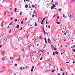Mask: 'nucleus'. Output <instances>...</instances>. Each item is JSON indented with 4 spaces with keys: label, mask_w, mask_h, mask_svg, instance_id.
Instances as JSON below:
<instances>
[{
    "label": "nucleus",
    "mask_w": 75,
    "mask_h": 75,
    "mask_svg": "<svg viewBox=\"0 0 75 75\" xmlns=\"http://www.w3.org/2000/svg\"><path fill=\"white\" fill-rule=\"evenodd\" d=\"M68 14L69 17H71V13H70V12H68Z\"/></svg>",
    "instance_id": "obj_1"
},
{
    "label": "nucleus",
    "mask_w": 75,
    "mask_h": 75,
    "mask_svg": "<svg viewBox=\"0 0 75 75\" xmlns=\"http://www.w3.org/2000/svg\"><path fill=\"white\" fill-rule=\"evenodd\" d=\"M48 40L49 44H51V40H50V39H48Z\"/></svg>",
    "instance_id": "obj_2"
},
{
    "label": "nucleus",
    "mask_w": 75,
    "mask_h": 75,
    "mask_svg": "<svg viewBox=\"0 0 75 75\" xmlns=\"http://www.w3.org/2000/svg\"><path fill=\"white\" fill-rule=\"evenodd\" d=\"M22 40V38L20 37H19V38H18V41H20V40Z\"/></svg>",
    "instance_id": "obj_3"
},
{
    "label": "nucleus",
    "mask_w": 75,
    "mask_h": 75,
    "mask_svg": "<svg viewBox=\"0 0 75 75\" xmlns=\"http://www.w3.org/2000/svg\"><path fill=\"white\" fill-rule=\"evenodd\" d=\"M30 56L31 57H33V53H31L30 54Z\"/></svg>",
    "instance_id": "obj_4"
},
{
    "label": "nucleus",
    "mask_w": 75,
    "mask_h": 75,
    "mask_svg": "<svg viewBox=\"0 0 75 75\" xmlns=\"http://www.w3.org/2000/svg\"><path fill=\"white\" fill-rule=\"evenodd\" d=\"M44 40L45 41L46 44H47V39H46V38H45Z\"/></svg>",
    "instance_id": "obj_5"
},
{
    "label": "nucleus",
    "mask_w": 75,
    "mask_h": 75,
    "mask_svg": "<svg viewBox=\"0 0 75 75\" xmlns=\"http://www.w3.org/2000/svg\"><path fill=\"white\" fill-rule=\"evenodd\" d=\"M69 30H66V33H67L68 34H69Z\"/></svg>",
    "instance_id": "obj_6"
},
{
    "label": "nucleus",
    "mask_w": 75,
    "mask_h": 75,
    "mask_svg": "<svg viewBox=\"0 0 75 75\" xmlns=\"http://www.w3.org/2000/svg\"><path fill=\"white\" fill-rule=\"evenodd\" d=\"M71 37V35H69L67 36V38H69Z\"/></svg>",
    "instance_id": "obj_7"
},
{
    "label": "nucleus",
    "mask_w": 75,
    "mask_h": 75,
    "mask_svg": "<svg viewBox=\"0 0 75 75\" xmlns=\"http://www.w3.org/2000/svg\"><path fill=\"white\" fill-rule=\"evenodd\" d=\"M19 27V25H17V26H16V28L17 29Z\"/></svg>",
    "instance_id": "obj_8"
},
{
    "label": "nucleus",
    "mask_w": 75,
    "mask_h": 75,
    "mask_svg": "<svg viewBox=\"0 0 75 75\" xmlns=\"http://www.w3.org/2000/svg\"><path fill=\"white\" fill-rule=\"evenodd\" d=\"M5 54V52L4 51L2 52L1 53V54Z\"/></svg>",
    "instance_id": "obj_9"
},
{
    "label": "nucleus",
    "mask_w": 75,
    "mask_h": 75,
    "mask_svg": "<svg viewBox=\"0 0 75 75\" xmlns=\"http://www.w3.org/2000/svg\"><path fill=\"white\" fill-rule=\"evenodd\" d=\"M55 54H57V55H58V52L56 51L55 52Z\"/></svg>",
    "instance_id": "obj_10"
},
{
    "label": "nucleus",
    "mask_w": 75,
    "mask_h": 75,
    "mask_svg": "<svg viewBox=\"0 0 75 75\" xmlns=\"http://www.w3.org/2000/svg\"><path fill=\"white\" fill-rule=\"evenodd\" d=\"M35 17H37V14L35 13L34 16Z\"/></svg>",
    "instance_id": "obj_11"
},
{
    "label": "nucleus",
    "mask_w": 75,
    "mask_h": 75,
    "mask_svg": "<svg viewBox=\"0 0 75 75\" xmlns=\"http://www.w3.org/2000/svg\"><path fill=\"white\" fill-rule=\"evenodd\" d=\"M56 67L57 71V72H58V67H57V66H56Z\"/></svg>",
    "instance_id": "obj_12"
},
{
    "label": "nucleus",
    "mask_w": 75,
    "mask_h": 75,
    "mask_svg": "<svg viewBox=\"0 0 75 75\" xmlns=\"http://www.w3.org/2000/svg\"><path fill=\"white\" fill-rule=\"evenodd\" d=\"M58 2H56L55 3V5H57L58 4Z\"/></svg>",
    "instance_id": "obj_13"
},
{
    "label": "nucleus",
    "mask_w": 75,
    "mask_h": 75,
    "mask_svg": "<svg viewBox=\"0 0 75 75\" xmlns=\"http://www.w3.org/2000/svg\"><path fill=\"white\" fill-rule=\"evenodd\" d=\"M25 8H28V5H27V4H26L25 6Z\"/></svg>",
    "instance_id": "obj_14"
},
{
    "label": "nucleus",
    "mask_w": 75,
    "mask_h": 75,
    "mask_svg": "<svg viewBox=\"0 0 75 75\" xmlns=\"http://www.w3.org/2000/svg\"><path fill=\"white\" fill-rule=\"evenodd\" d=\"M51 45V47L52 48H54V45Z\"/></svg>",
    "instance_id": "obj_15"
},
{
    "label": "nucleus",
    "mask_w": 75,
    "mask_h": 75,
    "mask_svg": "<svg viewBox=\"0 0 75 75\" xmlns=\"http://www.w3.org/2000/svg\"><path fill=\"white\" fill-rule=\"evenodd\" d=\"M57 48H56V47H54V51H57Z\"/></svg>",
    "instance_id": "obj_16"
},
{
    "label": "nucleus",
    "mask_w": 75,
    "mask_h": 75,
    "mask_svg": "<svg viewBox=\"0 0 75 75\" xmlns=\"http://www.w3.org/2000/svg\"><path fill=\"white\" fill-rule=\"evenodd\" d=\"M7 41V38H5L4 41L5 42V41Z\"/></svg>",
    "instance_id": "obj_17"
},
{
    "label": "nucleus",
    "mask_w": 75,
    "mask_h": 75,
    "mask_svg": "<svg viewBox=\"0 0 75 75\" xmlns=\"http://www.w3.org/2000/svg\"><path fill=\"white\" fill-rule=\"evenodd\" d=\"M10 69H8V71H7V73H8L9 71H10Z\"/></svg>",
    "instance_id": "obj_18"
},
{
    "label": "nucleus",
    "mask_w": 75,
    "mask_h": 75,
    "mask_svg": "<svg viewBox=\"0 0 75 75\" xmlns=\"http://www.w3.org/2000/svg\"><path fill=\"white\" fill-rule=\"evenodd\" d=\"M20 15H22L23 14V12H21L19 13Z\"/></svg>",
    "instance_id": "obj_19"
},
{
    "label": "nucleus",
    "mask_w": 75,
    "mask_h": 75,
    "mask_svg": "<svg viewBox=\"0 0 75 75\" xmlns=\"http://www.w3.org/2000/svg\"><path fill=\"white\" fill-rule=\"evenodd\" d=\"M41 23L42 24L44 23V21H42L41 22Z\"/></svg>",
    "instance_id": "obj_20"
},
{
    "label": "nucleus",
    "mask_w": 75,
    "mask_h": 75,
    "mask_svg": "<svg viewBox=\"0 0 75 75\" xmlns=\"http://www.w3.org/2000/svg\"><path fill=\"white\" fill-rule=\"evenodd\" d=\"M57 24H59V25H60V24H61V23L60 22H57Z\"/></svg>",
    "instance_id": "obj_21"
},
{
    "label": "nucleus",
    "mask_w": 75,
    "mask_h": 75,
    "mask_svg": "<svg viewBox=\"0 0 75 75\" xmlns=\"http://www.w3.org/2000/svg\"><path fill=\"white\" fill-rule=\"evenodd\" d=\"M35 40H34V42H35V41H37V38H35Z\"/></svg>",
    "instance_id": "obj_22"
},
{
    "label": "nucleus",
    "mask_w": 75,
    "mask_h": 75,
    "mask_svg": "<svg viewBox=\"0 0 75 75\" xmlns=\"http://www.w3.org/2000/svg\"><path fill=\"white\" fill-rule=\"evenodd\" d=\"M75 1V0H71V3L74 2Z\"/></svg>",
    "instance_id": "obj_23"
},
{
    "label": "nucleus",
    "mask_w": 75,
    "mask_h": 75,
    "mask_svg": "<svg viewBox=\"0 0 75 75\" xmlns=\"http://www.w3.org/2000/svg\"><path fill=\"white\" fill-rule=\"evenodd\" d=\"M53 7H56V6H55V4H53Z\"/></svg>",
    "instance_id": "obj_24"
},
{
    "label": "nucleus",
    "mask_w": 75,
    "mask_h": 75,
    "mask_svg": "<svg viewBox=\"0 0 75 75\" xmlns=\"http://www.w3.org/2000/svg\"><path fill=\"white\" fill-rule=\"evenodd\" d=\"M54 71L55 70L54 69H53L51 71V72H54Z\"/></svg>",
    "instance_id": "obj_25"
},
{
    "label": "nucleus",
    "mask_w": 75,
    "mask_h": 75,
    "mask_svg": "<svg viewBox=\"0 0 75 75\" xmlns=\"http://www.w3.org/2000/svg\"><path fill=\"white\" fill-rule=\"evenodd\" d=\"M38 53H40V52H41V50L40 51V50H38Z\"/></svg>",
    "instance_id": "obj_26"
},
{
    "label": "nucleus",
    "mask_w": 75,
    "mask_h": 75,
    "mask_svg": "<svg viewBox=\"0 0 75 75\" xmlns=\"http://www.w3.org/2000/svg\"><path fill=\"white\" fill-rule=\"evenodd\" d=\"M21 71H23V67H21Z\"/></svg>",
    "instance_id": "obj_27"
},
{
    "label": "nucleus",
    "mask_w": 75,
    "mask_h": 75,
    "mask_svg": "<svg viewBox=\"0 0 75 75\" xmlns=\"http://www.w3.org/2000/svg\"><path fill=\"white\" fill-rule=\"evenodd\" d=\"M23 23H24V22H23V21H22L21 22V23L23 24Z\"/></svg>",
    "instance_id": "obj_28"
},
{
    "label": "nucleus",
    "mask_w": 75,
    "mask_h": 75,
    "mask_svg": "<svg viewBox=\"0 0 75 75\" xmlns=\"http://www.w3.org/2000/svg\"><path fill=\"white\" fill-rule=\"evenodd\" d=\"M53 54L54 56H55V52H53Z\"/></svg>",
    "instance_id": "obj_29"
},
{
    "label": "nucleus",
    "mask_w": 75,
    "mask_h": 75,
    "mask_svg": "<svg viewBox=\"0 0 75 75\" xmlns=\"http://www.w3.org/2000/svg\"><path fill=\"white\" fill-rule=\"evenodd\" d=\"M17 21V19H16L15 20V22H16Z\"/></svg>",
    "instance_id": "obj_30"
},
{
    "label": "nucleus",
    "mask_w": 75,
    "mask_h": 75,
    "mask_svg": "<svg viewBox=\"0 0 75 75\" xmlns=\"http://www.w3.org/2000/svg\"><path fill=\"white\" fill-rule=\"evenodd\" d=\"M68 28L69 29H70L71 28V27L70 26H68Z\"/></svg>",
    "instance_id": "obj_31"
},
{
    "label": "nucleus",
    "mask_w": 75,
    "mask_h": 75,
    "mask_svg": "<svg viewBox=\"0 0 75 75\" xmlns=\"http://www.w3.org/2000/svg\"><path fill=\"white\" fill-rule=\"evenodd\" d=\"M35 26H37V23L35 22Z\"/></svg>",
    "instance_id": "obj_32"
},
{
    "label": "nucleus",
    "mask_w": 75,
    "mask_h": 75,
    "mask_svg": "<svg viewBox=\"0 0 75 75\" xmlns=\"http://www.w3.org/2000/svg\"><path fill=\"white\" fill-rule=\"evenodd\" d=\"M54 7L53 6H52L51 7V10H52V9H54Z\"/></svg>",
    "instance_id": "obj_33"
},
{
    "label": "nucleus",
    "mask_w": 75,
    "mask_h": 75,
    "mask_svg": "<svg viewBox=\"0 0 75 75\" xmlns=\"http://www.w3.org/2000/svg\"><path fill=\"white\" fill-rule=\"evenodd\" d=\"M12 22H11V23L9 24V25H11V24H12Z\"/></svg>",
    "instance_id": "obj_34"
},
{
    "label": "nucleus",
    "mask_w": 75,
    "mask_h": 75,
    "mask_svg": "<svg viewBox=\"0 0 75 75\" xmlns=\"http://www.w3.org/2000/svg\"><path fill=\"white\" fill-rule=\"evenodd\" d=\"M33 71H34L33 69H31V72H33Z\"/></svg>",
    "instance_id": "obj_35"
},
{
    "label": "nucleus",
    "mask_w": 75,
    "mask_h": 75,
    "mask_svg": "<svg viewBox=\"0 0 75 75\" xmlns=\"http://www.w3.org/2000/svg\"><path fill=\"white\" fill-rule=\"evenodd\" d=\"M62 10V9L61 8L59 9V11H61Z\"/></svg>",
    "instance_id": "obj_36"
},
{
    "label": "nucleus",
    "mask_w": 75,
    "mask_h": 75,
    "mask_svg": "<svg viewBox=\"0 0 75 75\" xmlns=\"http://www.w3.org/2000/svg\"><path fill=\"white\" fill-rule=\"evenodd\" d=\"M36 11L35 10L34 11V12H33V13H35V12Z\"/></svg>",
    "instance_id": "obj_37"
},
{
    "label": "nucleus",
    "mask_w": 75,
    "mask_h": 75,
    "mask_svg": "<svg viewBox=\"0 0 75 75\" xmlns=\"http://www.w3.org/2000/svg\"><path fill=\"white\" fill-rule=\"evenodd\" d=\"M46 24H48V22L47 21H46Z\"/></svg>",
    "instance_id": "obj_38"
},
{
    "label": "nucleus",
    "mask_w": 75,
    "mask_h": 75,
    "mask_svg": "<svg viewBox=\"0 0 75 75\" xmlns=\"http://www.w3.org/2000/svg\"><path fill=\"white\" fill-rule=\"evenodd\" d=\"M72 51H74V52H75V49H73Z\"/></svg>",
    "instance_id": "obj_39"
},
{
    "label": "nucleus",
    "mask_w": 75,
    "mask_h": 75,
    "mask_svg": "<svg viewBox=\"0 0 75 75\" xmlns=\"http://www.w3.org/2000/svg\"><path fill=\"white\" fill-rule=\"evenodd\" d=\"M53 41H54V42H55V41H56L55 40V39H53Z\"/></svg>",
    "instance_id": "obj_40"
},
{
    "label": "nucleus",
    "mask_w": 75,
    "mask_h": 75,
    "mask_svg": "<svg viewBox=\"0 0 75 75\" xmlns=\"http://www.w3.org/2000/svg\"><path fill=\"white\" fill-rule=\"evenodd\" d=\"M70 59V60H73V59L72 58H71Z\"/></svg>",
    "instance_id": "obj_41"
},
{
    "label": "nucleus",
    "mask_w": 75,
    "mask_h": 75,
    "mask_svg": "<svg viewBox=\"0 0 75 75\" xmlns=\"http://www.w3.org/2000/svg\"><path fill=\"white\" fill-rule=\"evenodd\" d=\"M23 30V27H22L21 28L20 30L21 31Z\"/></svg>",
    "instance_id": "obj_42"
},
{
    "label": "nucleus",
    "mask_w": 75,
    "mask_h": 75,
    "mask_svg": "<svg viewBox=\"0 0 75 75\" xmlns=\"http://www.w3.org/2000/svg\"><path fill=\"white\" fill-rule=\"evenodd\" d=\"M1 26H2V27H3V26H4V25H3V24H1Z\"/></svg>",
    "instance_id": "obj_43"
},
{
    "label": "nucleus",
    "mask_w": 75,
    "mask_h": 75,
    "mask_svg": "<svg viewBox=\"0 0 75 75\" xmlns=\"http://www.w3.org/2000/svg\"><path fill=\"white\" fill-rule=\"evenodd\" d=\"M4 59H5V58H4V57H3V58H2V60H4Z\"/></svg>",
    "instance_id": "obj_44"
},
{
    "label": "nucleus",
    "mask_w": 75,
    "mask_h": 75,
    "mask_svg": "<svg viewBox=\"0 0 75 75\" xmlns=\"http://www.w3.org/2000/svg\"><path fill=\"white\" fill-rule=\"evenodd\" d=\"M45 18H43V20H42V21H44L45 20Z\"/></svg>",
    "instance_id": "obj_45"
},
{
    "label": "nucleus",
    "mask_w": 75,
    "mask_h": 75,
    "mask_svg": "<svg viewBox=\"0 0 75 75\" xmlns=\"http://www.w3.org/2000/svg\"><path fill=\"white\" fill-rule=\"evenodd\" d=\"M33 53H36V51H33Z\"/></svg>",
    "instance_id": "obj_46"
},
{
    "label": "nucleus",
    "mask_w": 75,
    "mask_h": 75,
    "mask_svg": "<svg viewBox=\"0 0 75 75\" xmlns=\"http://www.w3.org/2000/svg\"><path fill=\"white\" fill-rule=\"evenodd\" d=\"M42 59V57H41V58H40V60H41Z\"/></svg>",
    "instance_id": "obj_47"
},
{
    "label": "nucleus",
    "mask_w": 75,
    "mask_h": 75,
    "mask_svg": "<svg viewBox=\"0 0 75 75\" xmlns=\"http://www.w3.org/2000/svg\"><path fill=\"white\" fill-rule=\"evenodd\" d=\"M13 19V17H11V20H12Z\"/></svg>",
    "instance_id": "obj_48"
},
{
    "label": "nucleus",
    "mask_w": 75,
    "mask_h": 75,
    "mask_svg": "<svg viewBox=\"0 0 75 75\" xmlns=\"http://www.w3.org/2000/svg\"><path fill=\"white\" fill-rule=\"evenodd\" d=\"M32 7H35V6H34V5H33L32 6Z\"/></svg>",
    "instance_id": "obj_49"
},
{
    "label": "nucleus",
    "mask_w": 75,
    "mask_h": 75,
    "mask_svg": "<svg viewBox=\"0 0 75 75\" xmlns=\"http://www.w3.org/2000/svg\"><path fill=\"white\" fill-rule=\"evenodd\" d=\"M13 61H11V63H13Z\"/></svg>",
    "instance_id": "obj_50"
},
{
    "label": "nucleus",
    "mask_w": 75,
    "mask_h": 75,
    "mask_svg": "<svg viewBox=\"0 0 75 75\" xmlns=\"http://www.w3.org/2000/svg\"><path fill=\"white\" fill-rule=\"evenodd\" d=\"M32 68L33 69H34V66H33L32 67Z\"/></svg>",
    "instance_id": "obj_51"
},
{
    "label": "nucleus",
    "mask_w": 75,
    "mask_h": 75,
    "mask_svg": "<svg viewBox=\"0 0 75 75\" xmlns=\"http://www.w3.org/2000/svg\"><path fill=\"white\" fill-rule=\"evenodd\" d=\"M2 47V45H1L0 46V48H1V47Z\"/></svg>",
    "instance_id": "obj_52"
},
{
    "label": "nucleus",
    "mask_w": 75,
    "mask_h": 75,
    "mask_svg": "<svg viewBox=\"0 0 75 75\" xmlns=\"http://www.w3.org/2000/svg\"><path fill=\"white\" fill-rule=\"evenodd\" d=\"M17 74V73H15L13 75H16Z\"/></svg>",
    "instance_id": "obj_53"
},
{
    "label": "nucleus",
    "mask_w": 75,
    "mask_h": 75,
    "mask_svg": "<svg viewBox=\"0 0 75 75\" xmlns=\"http://www.w3.org/2000/svg\"><path fill=\"white\" fill-rule=\"evenodd\" d=\"M41 52H44V50H43V51L40 50Z\"/></svg>",
    "instance_id": "obj_54"
},
{
    "label": "nucleus",
    "mask_w": 75,
    "mask_h": 75,
    "mask_svg": "<svg viewBox=\"0 0 75 75\" xmlns=\"http://www.w3.org/2000/svg\"><path fill=\"white\" fill-rule=\"evenodd\" d=\"M5 1V0H4L2 2V3H4V1Z\"/></svg>",
    "instance_id": "obj_55"
},
{
    "label": "nucleus",
    "mask_w": 75,
    "mask_h": 75,
    "mask_svg": "<svg viewBox=\"0 0 75 75\" xmlns=\"http://www.w3.org/2000/svg\"><path fill=\"white\" fill-rule=\"evenodd\" d=\"M17 64H15V66H17Z\"/></svg>",
    "instance_id": "obj_56"
},
{
    "label": "nucleus",
    "mask_w": 75,
    "mask_h": 75,
    "mask_svg": "<svg viewBox=\"0 0 75 75\" xmlns=\"http://www.w3.org/2000/svg\"><path fill=\"white\" fill-rule=\"evenodd\" d=\"M65 47H66V48H67V45H65Z\"/></svg>",
    "instance_id": "obj_57"
},
{
    "label": "nucleus",
    "mask_w": 75,
    "mask_h": 75,
    "mask_svg": "<svg viewBox=\"0 0 75 75\" xmlns=\"http://www.w3.org/2000/svg\"><path fill=\"white\" fill-rule=\"evenodd\" d=\"M48 28H50V25H49Z\"/></svg>",
    "instance_id": "obj_58"
},
{
    "label": "nucleus",
    "mask_w": 75,
    "mask_h": 75,
    "mask_svg": "<svg viewBox=\"0 0 75 75\" xmlns=\"http://www.w3.org/2000/svg\"><path fill=\"white\" fill-rule=\"evenodd\" d=\"M20 60V58H19V59L18 60V61H19Z\"/></svg>",
    "instance_id": "obj_59"
},
{
    "label": "nucleus",
    "mask_w": 75,
    "mask_h": 75,
    "mask_svg": "<svg viewBox=\"0 0 75 75\" xmlns=\"http://www.w3.org/2000/svg\"><path fill=\"white\" fill-rule=\"evenodd\" d=\"M49 65H51V63H50V64H49Z\"/></svg>",
    "instance_id": "obj_60"
},
{
    "label": "nucleus",
    "mask_w": 75,
    "mask_h": 75,
    "mask_svg": "<svg viewBox=\"0 0 75 75\" xmlns=\"http://www.w3.org/2000/svg\"><path fill=\"white\" fill-rule=\"evenodd\" d=\"M28 57H29V55H28L26 57V58H28Z\"/></svg>",
    "instance_id": "obj_61"
},
{
    "label": "nucleus",
    "mask_w": 75,
    "mask_h": 75,
    "mask_svg": "<svg viewBox=\"0 0 75 75\" xmlns=\"http://www.w3.org/2000/svg\"><path fill=\"white\" fill-rule=\"evenodd\" d=\"M59 16H57V19H59Z\"/></svg>",
    "instance_id": "obj_62"
},
{
    "label": "nucleus",
    "mask_w": 75,
    "mask_h": 75,
    "mask_svg": "<svg viewBox=\"0 0 75 75\" xmlns=\"http://www.w3.org/2000/svg\"><path fill=\"white\" fill-rule=\"evenodd\" d=\"M43 31L44 32V33H45V30H44V29L43 30Z\"/></svg>",
    "instance_id": "obj_63"
},
{
    "label": "nucleus",
    "mask_w": 75,
    "mask_h": 75,
    "mask_svg": "<svg viewBox=\"0 0 75 75\" xmlns=\"http://www.w3.org/2000/svg\"><path fill=\"white\" fill-rule=\"evenodd\" d=\"M73 64H75V62H74V61H73Z\"/></svg>",
    "instance_id": "obj_64"
}]
</instances>
